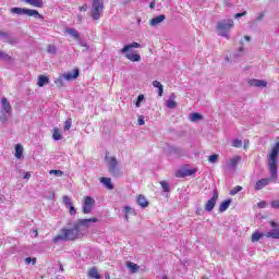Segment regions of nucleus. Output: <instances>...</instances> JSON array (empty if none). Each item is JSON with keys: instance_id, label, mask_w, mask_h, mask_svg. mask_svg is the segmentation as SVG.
<instances>
[{"instance_id": "obj_1", "label": "nucleus", "mask_w": 279, "mask_h": 279, "mask_svg": "<svg viewBox=\"0 0 279 279\" xmlns=\"http://www.w3.org/2000/svg\"><path fill=\"white\" fill-rule=\"evenodd\" d=\"M278 151L279 142L275 144V146L270 150V154L268 155L269 173L272 180H276V178H278Z\"/></svg>"}, {"instance_id": "obj_2", "label": "nucleus", "mask_w": 279, "mask_h": 279, "mask_svg": "<svg viewBox=\"0 0 279 279\" xmlns=\"http://www.w3.org/2000/svg\"><path fill=\"white\" fill-rule=\"evenodd\" d=\"M133 49H141V44L133 41L132 44L125 45L120 51L131 62H141V54Z\"/></svg>"}, {"instance_id": "obj_3", "label": "nucleus", "mask_w": 279, "mask_h": 279, "mask_svg": "<svg viewBox=\"0 0 279 279\" xmlns=\"http://www.w3.org/2000/svg\"><path fill=\"white\" fill-rule=\"evenodd\" d=\"M216 29L218 36H222L223 38H227V40H230V31L234 29V20H220L217 23Z\"/></svg>"}, {"instance_id": "obj_4", "label": "nucleus", "mask_w": 279, "mask_h": 279, "mask_svg": "<svg viewBox=\"0 0 279 279\" xmlns=\"http://www.w3.org/2000/svg\"><path fill=\"white\" fill-rule=\"evenodd\" d=\"M90 223H97V218L77 220V222L73 227L74 233L76 234L77 239H82V236H84Z\"/></svg>"}, {"instance_id": "obj_5", "label": "nucleus", "mask_w": 279, "mask_h": 279, "mask_svg": "<svg viewBox=\"0 0 279 279\" xmlns=\"http://www.w3.org/2000/svg\"><path fill=\"white\" fill-rule=\"evenodd\" d=\"M104 14V0H92L90 16L93 21H99Z\"/></svg>"}, {"instance_id": "obj_6", "label": "nucleus", "mask_w": 279, "mask_h": 279, "mask_svg": "<svg viewBox=\"0 0 279 279\" xmlns=\"http://www.w3.org/2000/svg\"><path fill=\"white\" fill-rule=\"evenodd\" d=\"M77 238V233H75L74 229H62L61 232L53 239L54 243L58 241H75Z\"/></svg>"}, {"instance_id": "obj_7", "label": "nucleus", "mask_w": 279, "mask_h": 279, "mask_svg": "<svg viewBox=\"0 0 279 279\" xmlns=\"http://www.w3.org/2000/svg\"><path fill=\"white\" fill-rule=\"evenodd\" d=\"M106 160L108 162L109 173L113 175V178H119L121 175V170L119 169V161L117 160V157L106 156Z\"/></svg>"}, {"instance_id": "obj_8", "label": "nucleus", "mask_w": 279, "mask_h": 279, "mask_svg": "<svg viewBox=\"0 0 279 279\" xmlns=\"http://www.w3.org/2000/svg\"><path fill=\"white\" fill-rule=\"evenodd\" d=\"M93 206H95V198L92 196H85L83 203L84 215H90V213H93Z\"/></svg>"}, {"instance_id": "obj_9", "label": "nucleus", "mask_w": 279, "mask_h": 279, "mask_svg": "<svg viewBox=\"0 0 279 279\" xmlns=\"http://www.w3.org/2000/svg\"><path fill=\"white\" fill-rule=\"evenodd\" d=\"M217 199H219V192H217V190H214L213 197L208 199L207 203L205 204V210L207 213H213V209L217 205Z\"/></svg>"}, {"instance_id": "obj_10", "label": "nucleus", "mask_w": 279, "mask_h": 279, "mask_svg": "<svg viewBox=\"0 0 279 279\" xmlns=\"http://www.w3.org/2000/svg\"><path fill=\"white\" fill-rule=\"evenodd\" d=\"M1 112L2 114H12V105L5 97L1 98Z\"/></svg>"}, {"instance_id": "obj_11", "label": "nucleus", "mask_w": 279, "mask_h": 279, "mask_svg": "<svg viewBox=\"0 0 279 279\" xmlns=\"http://www.w3.org/2000/svg\"><path fill=\"white\" fill-rule=\"evenodd\" d=\"M175 99H178L175 93L170 94L168 100L166 101V107L170 110L178 108V102L175 101Z\"/></svg>"}, {"instance_id": "obj_12", "label": "nucleus", "mask_w": 279, "mask_h": 279, "mask_svg": "<svg viewBox=\"0 0 279 279\" xmlns=\"http://www.w3.org/2000/svg\"><path fill=\"white\" fill-rule=\"evenodd\" d=\"M62 75L66 82H71V81L77 80V77H80V70L74 69L73 72H66V73H63Z\"/></svg>"}, {"instance_id": "obj_13", "label": "nucleus", "mask_w": 279, "mask_h": 279, "mask_svg": "<svg viewBox=\"0 0 279 279\" xmlns=\"http://www.w3.org/2000/svg\"><path fill=\"white\" fill-rule=\"evenodd\" d=\"M248 84L250 86H254L255 88H266L267 81L253 78L248 81Z\"/></svg>"}, {"instance_id": "obj_14", "label": "nucleus", "mask_w": 279, "mask_h": 279, "mask_svg": "<svg viewBox=\"0 0 279 279\" xmlns=\"http://www.w3.org/2000/svg\"><path fill=\"white\" fill-rule=\"evenodd\" d=\"M269 182H271V179H260L256 182L255 191H262V189H265V186L269 185Z\"/></svg>"}, {"instance_id": "obj_15", "label": "nucleus", "mask_w": 279, "mask_h": 279, "mask_svg": "<svg viewBox=\"0 0 279 279\" xmlns=\"http://www.w3.org/2000/svg\"><path fill=\"white\" fill-rule=\"evenodd\" d=\"M197 172V170H195V169H186V170H183V171H178L177 173H175V175H177V178H186V177H189V175H193V173H196Z\"/></svg>"}, {"instance_id": "obj_16", "label": "nucleus", "mask_w": 279, "mask_h": 279, "mask_svg": "<svg viewBox=\"0 0 279 279\" xmlns=\"http://www.w3.org/2000/svg\"><path fill=\"white\" fill-rule=\"evenodd\" d=\"M24 3H27V5H32L33 8H43L45 5V2L43 0H22Z\"/></svg>"}, {"instance_id": "obj_17", "label": "nucleus", "mask_w": 279, "mask_h": 279, "mask_svg": "<svg viewBox=\"0 0 279 279\" xmlns=\"http://www.w3.org/2000/svg\"><path fill=\"white\" fill-rule=\"evenodd\" d=\"M101 184H104V186H106V189H108L109 191H112V189H114V185L112 184V179L110 178H106L102 177L100 179Z\"/></svg>"}, {"instance_id": "obj_18", "label": "nucleus", "mask_w": 279, "mask_h": 279, "mask_svg": "<svg viewBox=\"0 0 279 279\" xmlns=\"http://www.w3.org/2000/svg\"><path fill=\"white\" fill-rule=\"evenodd\" d=\"M166 19L167 16H165V14L158 15L150 20V25L153 27H156V25H160V23H162V21H165Z\"/></svg>"}, {"instance_id": "obj_19", "label": "nucleus", "mask_w": 279, "mask_h": 279, "mask_svg": "<svg viewBox=\"0 0 279 279\" xmlns=\"http://www.w3.org/2000/svg\"><path fill=\"white\" fill-rule=\"evenodd\" d=\"M136 202L142 208H147L149 206V202H147V198L143 195L137 196Z\"/></svg>"}, {"instance_id": "obj_20", "label": "nucleus", "mask_w": 279, "mask_h": 279, "mask_svg": "<svg viewBox=\"0 0 279 279\" xmlns=\"http://www.w3.org/2000/svg\"><path fill=\"white\" fill-rule=\"evenodd\" d=\"M25 14L26 16H35V19H44L43 15H40V13L34 9H26Z\"/></svg>"}, {"instance_id": "obj_21", "label": "nucleus", "mask_w": 279, "mask_h": 279, "mask_svg": "<svg viewBox=\"0 0 279 279\" xmlns=\"http://www.w3.org/2000/svg\"><path fill=\"white\" fill-rule=\"evenodd\" d=\"M230 204H232L231 199L223 201L219 206V213H226L230 208Z\"/></svg>"}, {"instance_id": "obj_22", "label": "nucleus", "mask_w": 279, "mask_h": 279, "mask_svg": "<svg viewBox=\"0 0 279 279\" xmlns=\"http://www.w3.org/2000/svg\"><path fill=\"white\" fill-rule=\"evenodd\" d=\"M126 267H129V269L131 270V274H138V270L141 269V266L132 262H129L126 264Z\"/></svg>"}, {"instance_id": "obj_23", "label": "nucleus", "mask_w": 279, "mask_h": 279, "mask_svg": "<svg viewBox=\"0 0 279 279\" xmlns=\"http://www.w3.org/2000/svg\"><path fill=\"white\" fill-rule=\"evenodd\" d=\"M88 278L101 279V276L99 275V271L97 270V268L93 267L88 271Z\"/></svg>"}, {"instance_id": "obj_24", "label": "nucleus", "mask_w": 279, "mask_h": 279, "mask_svg": "<svg viewBox=\"0 0 279 279\" xmlns=\"http://www.w3.org/2000/svg\"><path fill=\"white\" fill-rule=\"evenodd\" d=\"M124 215H125V220L130 221V215H136V211L134 210V208H132L130 206H125L124 207Z\"/></svg>"}, {"instance_id": "obj_25", "label": "nucleus", "mask_w": 279, "mask_h": 279, "mask_svg": "<svg viewBox=\"0 0 279 279\" xmlns=\"http://www.w3.org/2000/svg\"><path fill=\"white\" fill-rule=\"evenodd\" d=\"M45 84H49V77H47L45 75H39L37 85L39 86V88H43V86H45Z\"/></svg>"}, {"instance_id": "obj_26", "label": "nucleus", "mask_w": 279, "mask_h": 279, "mask_svg": "<svg viewBox=\"0 0 279 279\" xmlns=\"http://www.w3.org/2000/svg\"><path fill=\"white\" fill-rule=\"evenodd\" d=\"M266 239H279V229H274L265 234Z\"/></svg>"}, {"instance_id": "obj_27", "label": "nucleus", "mask_w": 279, "mask_h": 279, "mask_svg": "<svg viewBox=\"0 0 279 279\" xmlns=\"http://www.w3.org/2000/svg\"><path fill=\"white\" fill-rule=\"evenodd\" d=\"M15 158H17V160L23 158V145L21 144L15 145Z\"/></svg>"}, {"instance_id": "obj_28", "label": "nucleus", "mask_w": 279, "mask_h": 279, "mask_svg": "<svg viewBox=\"0 0 279 279\" xmlns=\"http://www.w3.org/2000/svg\"><path fill=\"white\" fill-rule=\"evenodd\" d=\"M66 34H70L72 38H75V40H80V33L75 28H68Z\"/></svg>"}, {"instance_id": "obj_29", "label": "nucleus", "mask_w": 279, "mask_h": 279, "mask_svg": "<svg viewBox=\"0 0 279 279\" xmlns=\"http://www.w3.org/2000/svg\"><path fill=\"white\" fill-rule=\"evenodd\" d=\"M239 160H241L240 156H235V157L231 158L230 162H229V167L231 169H236V166L239 165Z\"/></svg>"}, {"instance_id": "obj_30", "label": "nucleus", "mask_w": 279, "mask_h": 279, "mask_svg": "<svg viewBox=\"0 0 279 279\" xmlns=\"http://www.w3.org/2000/svg\"><path fill=\"white\" fill-rule=\"evenodd\" d=\"M263 236H265L264 233L256 231L252 234V242L256 243V242L260 241V239H263Z\"/></svg>"}, {"instance_id": "obj_31", "label": "nucleus", "mask_w": 279, "mask_h": 279, "mask_svg": "<svg viewBox=\"0 0 279 279\" xmlns=\"http://www.w3.org/2000/svg\"><path fill=\"white\" fill-rule=\"evenodd\" d=\"M64 80L65 78H64L63 74L54 80V84H56L57 88H62V86H64Z\"/></svg>"}, {"instance_id": "obj_32", "label": "nucleus", "mask_w": 279, "mask_h": 279, "mask_svg": "<svg viewBox=\"0 0 279 279\" xmlns=\"http://www.w3.org/2000/svg\"><path fill=\"white\" fill-rule=\"evenodd\" d=\"M52 138L54 141H62V134L60 133V130L58 128L53 129Z\"/></svg>"}, {"instance_id": "obj_33", "label": "nucleus", "mask_w": 279, "mask_h": 279, "mask_svg": "<svg viewBox=\"0 0 279 279\" xmlns=\"http://www.w3.org/2000/svg\"><path fill=\"white\" fill-rule=\"evenodd\" d=\"M26 9L23 8H11L10 12L11 14H17V15H23L25 14Z\"/></svg>"}, {"instance_id": "obj_34", "label": "nucleus", "mask_w": 279, "mask_h": 279, "mask_svg": "<svg viewBox=\"0 0 279 279\" xmlns=\"http://www.w3.org/2000/svg\"><path fill=\"white\" fill-rule=\"evenodd\" d=\"M190 121H192V123H197V121H202V114L191 113L190 114Z\"/></svg>"}, {"instance_id": "obj_35", "label": "nucleus", "mask_w": 279, "mask_h": 279, "mask_svg": "<svg viewBox=\"0 0 279 279\" xmlns=\"http://www.w3.org/2000/svg\"><path fill=\"white\" fill-rule=\"evenodd\" d=\"M232 147L241 148L243 147V141L235 138L232 141Z\"/></svg>"}, {"instance_id": "obj_36", "label": "nucleus", "mask_w": 279, "mask_h": 279, "mask_svg": "<svg viewBox=\"0 0 279 279\" xmlns=\"http://www.w3.org/2000/svg\"><path fill=\"white\" fill-rule=\"evenodd\" d=\"M49 173L50 175H56L57 178H62V175H64V172L61 170H50Z\"/></svg>"}, {"instance_id": "obj_37", "label": "nucleus", "mask_w": 279, "mask_h": 279, "mask_svg": "<svg viewBox=\"0 0 279 279\" xmlns=\"http://www.w3.org/2000/svg\"><path fill=\"white\" fill-rule=\"evenodd\" d=\"M243 191V187L241 185H236L230 191V195H236V193H241Z\"/></svg>"}, {"instance_id": "obj_38", "label": "nucleus", "mask_w": 279, "mask_h": 279, "mask_svg": "<svg viewBox=\"0 0 279 279\" xmlns=\"http://www.w3.org/2000/svg\"><path fill=\"white\" fill-rule=\"evenodd\" d=\"M145 100V96L143 94L137 96V100L135 102L136 108H141V102Z\"/></svg>"}, {"instance_id": "obj_39", "label": "nucleus", "mask_w": 279, "mask_h": 279, "mask_svg": "<svg viewBox=\"0 0 279 279\" xmlns=\"http://www.w3.org/2000/svg\"><path fill=\"white\" fill-rule=\"evenodd\" d=\"M63 204L64 206H72L73 203L71 202V197H69L68 195L63 196Z\"/></svg>"}, {"instance_id": "obj_40", "label": "nucleus", "mask_w": 279, "mask_h": 279, "mask_svg": "<svg viewBox=\"0 0 279 279\" xmlns=\"http://www.w3.org/2000/svg\"><path fill=\"white\" fill-rule=\"evenodd\" d=\"M160 185L165 193H169V183L167 181H161Z\"/></svg>"}, {"instance_id": "obj_41", "label": "nucleus", "mask_w": 279, "mask_h": 279, "mask_svg": "<svg viewBox=\"0 0 279 279\" xmlns=\"http://www.w3.org/2000/svg\"><path fill=\"white\" fill-rule=\"evenodd\" d=\"M208 160H209V162H211L214 165L215 162H217V160H219V155L214 154V155L209 156Z\"/></svg>"}, {"instance_id": "obj_42", "label": "nucleus", "mask_w": 279, "mask_h": 279, "mask_svg": "<svg viewBox=\"0 0 279 279\" xmlns=\"http://www.w3.org/2000/svg\"><path fill=\"white\" fill-rule=\"evenodd\" d=\"M71 125H73V121L71 119H68L64 122V130H66V131L71 130Z\"/></svg>"}, {"instance_id": "obj_43", "label": "nucleus", "mask_w": 279, "mask_h": 279, "mask_svg": "<svg viewBox=\"0 0 279 279\" xmlns=\"http://www.w3.org/2000/svg\"><path fill=\"white\" fill-rule=\"evenodd\" d=\"M47 51H48V53H56V51H58V50H57L56 46L49 45L47 48Z\"/></svg>"}, {"instance_id": "obj_44", "label": "nucleus", "mask_w": 279, "mask_h": 279, "mask_svg": "<svg viewBox=\"0 0 279 279\" xmlns=\"http://www.w3.org/2000/svg\"><path fill=\"white\" fill-rule=\"evenodd\" d=\"M0 60H10V56L0 50Z\"/></svg>"}, {"instance_id": "obj_45", "label": "nucleus", "mask_w": 279, "mask_h": 279, "mask_svg": "<svg viewBox=\"0 0 279 279\" xmlns=\"http://www.w3.org/2000/svg\"><path fill=\"white\" fill-rule=\"evenodd\" d=\"M25 263H26V265H29V264H32V263H33V265H36V258L32 259V257H27V258L25 259Z\"/></svg>"}, {"instance_id": "obj_46", "label": "nucleus", "mask_w": 279, "mask_h": 279, "mask_svg": "<svg viewBox=\"0 0 279 279\" xmlns=\"http://www.w3.org/2000/svg\"><path fill=\"white\" fill-rule=\"evenodd\" d=\"M137 123H138V125H145V118L143 116H140Z\"/></svg>"}, {"instance_id": "obj_47", "label": "nucleus", "mask_w": 279, "mask_h": 279, "mask_svg": "<svg viewBox=\"0 0 279 279\" xmlns=\"http://www.w3.org/2000/svg\"><path fill=\"white\" fill-rule=\"evenodd\" d=\"M241 16H247V11H244V12H242V13H236V14L234 15V19H241Z\"/></svg>"}, {"instance_id": "obj_48", "label": "nucleus", "mask_w": 279, "mask_h": 279, "mask_svg": "<svg viewBox=\"0 0 279 279\" xmlns=\"http://www.w3.org/2000/svg\"><path fill=\"white\" fill-rule=\"evenodd\" d=\"M153 86H154V88H160V87H162V85L160 84L159 81H154V82H153Z\"/></svg>"}, {"instance_id": "obj_49", "label": "nucleus", "mask_w": 279, "mask_h": 279, "mask_svg": "<svg viewBox=\"0 0 279 279\" xmlns=\"http://www.w3.org/2000/svg\"><path fill=\"white\" fill-rule=\"evenodd\" d=\"M23 180H29V178H32V173L31 172H24V175H22Z\"/></svg>"}, {"instance_id": "obj_50", "label": "nucleus", "mask_w": 279, "mask_h": 279, "mask_svg": "<svg viewBox=\"0 0 279 279\" xmlns=\"http://www.w3.org/2000/svg\"><path fill=\"white\" fill-rule=\"evenodd\" d=\"M271 207L272 208H279V201H272L271 202Z\"/></svg>"}, {"instance_id": "obj_51", "label": "nucleus", "mask_w": 279, "mask_h": 279, "mask_svg": "<svg viewBox=\"0 0 279 279\" xmlns=\"http://www.w3.org/2000/svg\"><path fill=\"white\" fill-rule=\"evenodd\" d=\"M80 12H86V10H88V5L84 4L82 7L78 8Z\"/></svg>"}, {"instance_id": "obj_52", "label": "nucleus", "mask_w": 279, "mask_h": 279, "mask_svg": "<svg viewBox=\"0 0 279 279\" xmlns=\"http://www.w3.org/2000/svg\"><path fill=\"white\" fill-rule=\"evenodd\" d=\"M70 208V215H75V213H77V210H75V207H73V205L69 206Z\"/></svg>"}, {"instance_id": "obj_53", "label": "nucleus", "mask_w": 279, "mask_h": 279, "mask_svg": "<svg viewBox=\"0 0 279 279\" xmlns=\"http://www.w3.org/2000/svg\"><path fill=\"white\" fill-rule=\"evenodd\" d=\"M257 206H258V208H265V206H267V203L265 201H263V202H259L257 204Z\"/></svg>"}, {"instance_id": "obj_54", "label": "nucleus", "mask_w": 279, "mask_h": 279, "mask_svg": "<svg viewBox=\"0 0 279 279\" xmlns=\"http://www.w3.org/2000/svg\"><path fill=\"white\" fill-rule=\"evenodd\" d=\"M165 93V87L163 86H161V87H159L158 88V95H159V97H162V94Z\"/></svg>"}, {"instance_id": "obj_55", "label": "nucleus", "mask_w": 279, "mask_h": 279, "mask_svg": "<svg viewBox=\"0 0 279 279\" xmlns=\"http://www.w3.org/2000/svg\"><path fill=\"white\" fill-rule=\"evenodd\" d=\"M80 45L81 47H85V50L83 51H88L89 47L87 46V44H84L83 41L80 40Z\"/></svg>"}, {"instance_id": "obj_56", "label": "nucleus", "mask_w": 279, "mask_h": 279, "mask_svg": "<svg viewBox=\"0 0 279 279\" xmlns=\"http://www.w3.org/2000/svg\"><path fill=\"white\" fill-rule=\"evenodd\" d=\"M265 19V13H260L257 17L256 21H263Z\"/></svg>"}, {"instance_id": "obj_57", "label": "nucleus", "mask_w": 279, "mask_h": 279, "mask_svg": "<svg viewBox=\"0 0 279 279\" xmlns=\"http://www.w3.org/2000/svg\"><path fill=\"white\" fill-rule=\"evenodd\" d=\"M0 121H2V123H7L8 122V118L5 116H2L0 118Z\"/></svg>"}, {"instance_id": "obj_58", "label": "nucleus", "mask_w": 279, "mask_h": 279, "mask_svg": "<svg viewBox=\"0 0 279 279\" xmlns=\"http://www.w3.org/2000/svg\"><path fill=\"white\" fill-rule=\"evenodd\" d=\"M149 8L154 10L156 8V2H150Z\"/></svg>"}, {"instance_id": "obj_59", "label": "nucleus", "mask_w": 279, "mask_h": 279, "mask_svg": "<svg viewBox=\"0 0 279 279\" xmlns=\"http://www.w3.org/2000/svg\"><path fill=\"white\" fill-rule=\"evenodd\" d=\"M244 40H246V43H250V40H252V38L250 36L245 35Z\"/></svg>"}, {"instance_id": "obj_60", "label": "nucleus", "mask_w": 279, "mask_h": 279, "mask_svg": "<svg viewBox=\"0 0 279 279\" xmlns=\"http://www.w3.org/2000/svg\"><path fill=\"white\" fill-rule=\"evenodd\" d=\"M270 226L272 227V228H278V225L276 223V222H270Z\"/></svg>"}, {"instance_id": "obj_61", "label": "nucleus", "mask_w": 279, "mask_h": 279, "mask_svg": "<svg viewBox=\"0 0 279 279\" xmlns=\"http://www.w3.org/2000/svg\"><path fill=\"white\" fill-rule=\"evenodd\" d=\"M243 49H244L243 46H241V47L239 48V52H240V53H243Z\"/></svg>"}, {"instance_id": "obj_62", "label": "nucleus", "mask_w": 279, "mask_h": 279, "mask_svg": "<svg viewBox=\"0 0 279 279\" xmlns=\"http://www.w3.org/2000/svg\"><path fill=\"white\" fill-rule=\"evenodd\" d=\"M247 145H250V142H246V144L244 145V149H247Z\"/></svg>"}, {"instance_id": "obj_63", "label": "nucleus", "mask_w": 279, "mask_h": 279, "mask_svg": "<svg viewBox=\"0 0 279 279\" xmlns=\"http://www.w3.org/2000/svg\"><path fill=\"white\" fill-rule=\"evenodd\" d=\"M162 279H168V278H167V276L163 275V276H162Z\"/></svg>"}, {"instance_id": "obj_64", "label": "nucleus", "mask_w": 279, "mask_h": 279, "mask_svg": "<svg viewBox=\"0 0 279 279\" xmlns=\"http://www.w3.org/2000/svg\"><path fill=\"white\" fill-rule=\"evenodd\" d=\"M196 215H199V210L196 211Z\"/></svg>"}]
</instances>
